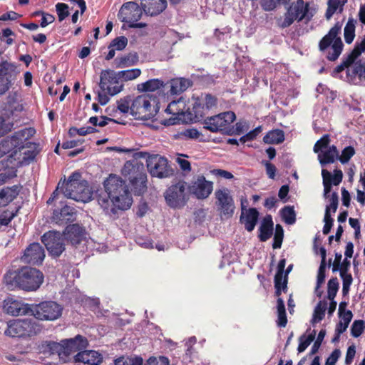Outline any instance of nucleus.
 <instances>
[{
  "label": "nucleus",
  "mask_w": 365,
  "mask_h": 365,
  "mask_svg": "<svg viewBox=\"0 0 365 365\" xmlns=\"http://www.w3.org/2000/svg\"><path fill=\"white\" fill-rule=\"evenodd\" d=\"M41 351L45 354L53 355L57 354L61 356L63 354V343L55 341H45L41 346Z\"/></svg>",
  "instance_id": "72a5a7b5"
},
{
  "label": "nucleus",
  "mask_w": 365,
  "mask_h": 365,
  "mask_svg": "<svg viewBox=\"0 0 365 365\" xmlns=\"http://www.w3.org/2000/svg\"><path fill=\"white\" fill-rule=\"evenodd\" d=\"M287 282L288 278L287 277H284L283 275H277L275 274L274 276V288H279L283 290L284 292H286L287 291Z\"/></svg>",
  "instance_id": "e2e57ef3"
},
{
  "label": "nucleus",
  "mask_w": 365,
  "mask_h": 365,
  "mask_svg": "<svg viewBox=\"0 0 365 365\" xmlns=\"http://www.w3.org/2000/svg\"><path fill=\"white\" fill-rule=\"evenodd\" d=\"M45 257L43 247L38 242H34L25 250L22 260L31 264H41Z\"/></svg>",
  "instance_id": "aec40b11"
},
{
  "label": "nucleus",
  "mask_w": 365,
  "mask_h": 365,
  "mask_svg": "<svg viewBox=\"0 0 365 365\" xmlns=\"http://www.w3.org/2000/svg\"><path fill=\"white\" fill-rule=\"evenodd\" d=\"M157 98L149 94L140 95L132 101L130 114L136 119L149 120L153 118L157 110Z\"/></svg>",
  "instance_id": "1a4fd4ad"
},
{
  "label": "nucleus",
  "mask_w": 365,
  "mask_h": 365,
  "mask_svg": "<svg viewBox=\"0 0 365 365\" xmlns=\"http://www.w3.org/2000/svg\"><path fill=\"white\" fill-rule=\"evenodd\" d=\"M339 317L341 318V320L336 324L335 331H338L339 333H344L346 330L350 322L352 319L353 314L351 311L347 310L344 313L343 316Z\"/></svg>",
  "instance_id": "37998d69"
},
{
  "label": "nucleus",
  "mask_w": 365,
  "mask_h": 365,
  "mask_svg": "<svg viewBox=\"0 0 365 365\" xmlns=\"http://www.w3.org/2000/svg\"><path fill=\"white\" fill-rule=\"evenodd\" d=\"M34 133V128H26L15 132L11 137L1 140L0 158L6 154H9V158H15L18 152H21L25 148H31L32 143L28 140Z\"/></svg>",
  "instance_id": "20e7f679"
},
{
  "label": "nucleus",
  "mask_w": 365,
  "mask_h": 365,
  "mask_svg": "<svg viewBox=\"0 0 365 365\" xmlns=\"http://www.w3.org/2000/svg\"><path fill=\"white\" fill-rule=\"evenodd\" d=\"M36 319L53 321L61 316L62 307L53 301L42 302L31 308Z\"/></svg>",
  "instance_id": "ddd939ff"
},
{
  "label": "nucleus",
  "mask_w": 365,
  "mask_h": 365,
  "mask_svg": "<svg viewBox=\"0 0 365 365\" xmlns=\"http://www.w3.org/2000/svg\"><path fill=\"white\" fill-rule=\"evenodd\" d=\"M139 61V57L137 53H129L119 58L117 67H129L135 65Z\"/></svg>",
  "instance_id": "e433bc0d"
},
{
  "label": "nucleus",
  "mask_w": 365,
  "mask_h": 365,
  "mask_svg": "<svg viewBox=\"0 0 365 365\" xmlns=\"http://www.w3.org/2000/svg\"><path fill=\"white\" fill-rule=\"evenodd\" d=\"M339 288V283L336 277L331 278L327 283V297L329 300L334 299Z\"/></svg>",
  "instance_id": "49530a36"
},
{
  "label": "nucleus",
  "mask_w": 365,
  "mask_h": 365,
  "mask_svg": "<svg viewBox=\"0 0 365 365\" xmlns=\"http://www.w3.org/2000/svg\"><path fill=\"white\" fill-rule=\"evenodd\" d=\"M316 335V331L314 330L312 334L306 336L305 334L302 335L299 339V344L297 350L299 353L303 352L309 346V344L314 341Z\"/></svg>",
  "instance_id": "de8ad7c7"
},
{
  "label": "nucleus",
  "mask_w": 365,
  "mask_h": 365,
  "mask_svg": "<svg viewBox=\"0 0 365 365\" xmlns=\"http://www.w3.org/2000/svg\"><path fill=\"white\" fill-rule=\"evenodd\" d=\"M14 103L9 100L4 108L3 115L0 116V136L7 134L14 128V122L10 120L14 111L17 110Z\"/></svg>",
  "instance_id": "4be33fe9"
},
{
  "label": "nucleus",
  "mask_w": 365,
  "mask_h": 365,
  "mask_svg": "<svg viewBox=\"0 0 365 365\" xmlns=\"http://www.w3.org/2000/svg\"><path fill=\"white\" fill-rule=\"evenodd\" d=\"M165 86L164 82L158 78L150 79L138 85V89L142 92H154Z\"/></svg>",
  "instance_id": "f704fd0d"
},
{
  "label": "nucleus",
  "mask_w": 365,
  "mask_h": 365,
  "mask_svg": "<svg viewBox=\"0 0 365 365\" xmlns=\"http://www.w3.org/2000/svg\"><path fill=\"white\" fill-rule=\"evenodd\" d=\"M324 222V225L322 232L324 235H328L330 232L334 223V220L331 216V213H329V207L325 209Z\"/></svg>",
  "instance_id": "13d9d810"
},
{
  "label": "nucleus",
  "mask_w": 365,
  "mask_h": 365,
  "mask_svg": "<svg viewBox=\"0 0 365 365\" xmlns=\"http://www.w3.org/2000/svg\"><path fill=\"white\" fill-rule=\"evenodd\" d=\"M284 238V230L281 225L277 224L275 226V232L274 235V242L272 243L273 249H279L282 247Z\"/></svg>",
  "instance_id": "09e8293b"
},
{
  "label": "nucleus",
  "mask_w": 365,
  "mask_h": 365,
  "mask_svg": "<svg viewBox=\"0 0 365 365\" xmlns=\"http://www.w3.org/2000/svg\"><path fill=\"white\" fill-rule=\"evenodd\" d=\"M4 312L11 316L24 315L31 311V308L27 304H24L20 301L12 298H7L4 301Z\"/></svg>",
  "instance_id": "5701e85b"
},
{
  "label": "nucleus",
  "mask_w": 365,
  "mask_h": 365,
  "mask_svg": "<svg viewBox=\"0 0 365 365\" xmlns=\"http://www.w3.org/2000/svg\"><path fill=\"white\" fill-rule=\"evenodd\" d=\"M206 108L200 102H195L192 108V115L195 121H200L205 119Z\"/></svg>",
  "instance_id": "a18cd8bd"
},
{
  "label": "nucleus",
  "mask_w": 365,
  "mask_h": 365,
  "mask_svg": "<svg viewBox=\"0 0 365 365\" xmlns=\"http://www.w3.org/2000/svg\"><path fill=\"white\" fill-rule=\"evenodd\" d=\"M143 10L135 1H128L122 5L118 16L122 22L128 24L129 28H145L147 26V24L137 22L142 17Z\"/></svg>",
  "instance_id": "9b49d317"
},
{
  "label": "nucleus",
  "mask_w": 365,
  "mask_h": 365,
  "mask_svg": "<svg viewBox=\"0 0 365 365\" xmlns=\"http://www.w3.org/2000/svg\"><path fill=\"white\" fill-rule=\"evenodd\" d=\"M63 346V354L69 356L70 354L79 352L85 349L88 346L86 338L77 335L75 338L62 341Z\"/></svg>",
  "instance_id": "b1692460"
},
{
  "label": "nucleus",
  "mask_w": 365,
  "mask_h": 365,
  "mask_svg": "<svg viewBox=\"0 0 365 365\" xmlns=\"http://www.w3.org/2000/svg\"><path fill=\"white\" fill-rule=\"evenodd\" d=\"M105 191L109 195L114 206L125 210L130 207L133 198L125 181L114 174H110L103 183Z\"/></svg>",
  "instance_id": "7ed1b4c3"
},
{
  "label": "nucleus",
  "mask_w": 365,
  "mask_h": 365,
  "mask_svg": "<svg viewBox=\"0 0 365 365\" xmlns=\"http://www.w3.org/2000/svg\"><path fill=\"white\" fill-rule=\"evenodd\" d=\"M284 140V133L280 129L269 131L263 138V141L267 144H279Z\"/></svg>",
  "instance_id": "c9c22d12"
},
{
  "label": "nucleus",
  "mask_w": 365,
  "mask_h": 365,
  "mask_svg": "<svg viewBox=\"0 0 365 365\" xmlns=\"http://www.w3.org/2000/svg\"><path fill=\"white\" fill-rule=\"evenodd\" d=\"M215 195L220 215L227 218L232 217L235 206L230 191L227 188L219 189L215 191Z\"/></svg>",
  "instance_id": "a211bd4d"
},
{
  "label": "nucleus",
  "mask_w": 365,
  "mask_h": 365,
  "mask_svg": "<svg viewBox=\"0 0 365 365\" xmlns=\"http://www.w3.org/2000/svg\"><path fill=\"white\" fill-rule=\"evenodd\" d=\"M365 329V322L364 320H355L351 327V334L354 337H359L363 333Z\"/></svg>",
  "instance_id": "5fc2aeb1"
},
{
  "label": "nucleus",
  "mask_w": 365,
  "mask_h": 365,
  "mask_svg": "<svg viewBox=\"0 0 365 365\" xmlns=\"http://www.w3.org/2000/svg\"><path fill=\"white\" fill-rule=\"evenodd\" d=\"M355 153L356 151L353 146H346L342 150L341 154L339 157V160L342 164L347 163Z\"/></svg>",
  "instance_id": "603ef678"
},
{
  "label": "nucleus",
  "mask_w": 365,
  "mask_h": 365,
  "mask_svg": "<svg viewBox=\"0 0 365 365\" xmlns=\"http://www.w3.org/2000/svg\"><path fill=\"white\" fill-rule=\"evenodd\" d=\"M341 27L342 22H336L319 42V50L322 52H324L331 47L326 56L330 61H336L343 51L344 43L340 37Z\"/></svg>",
  "instance_id": "0eeeda50"
},
{
  "label": "nucleus",
  "mask_w": 365,
  "mask_h": 365,
  "mask_svg": "<svg viewBox=\"0 0 365 365\" xmlns=\"http://www.w3.org/2000/svg\"><path fill=\"white\" fill-rule=\"evenodd\" d=\"M185 189L186 182L182 180L170 186L165 192L167 204L173 208L183 207L187 200Z\"/></svg>",
  "instance_id": "f3484780"
},
{
  "label": "nucleus",
  "mask_w": 365,
  "mask_h": 365,
  "mask_svg": "<svg viewBox=\"0 0 365 365\" xmlns=\"http://www.w3.org/2000/svg\"><path fill=\"white\" fill-rule=\"evenodd\" d=\"M65 237L58 231L50 230L41 236V242L45 245L49 255L58 257L65 251Z\"/></svg>",
  "instance_id": "f8f14e48"
},
{
  "label": "nucleus",
  "mask_w": 365,
  "mask_h": 365,
  "mask_svg": "<svg viewBox=\"0 0 365 365\" xmlns=\"http://www.w3.org/2000/svg\"><path fill=\"white\" fill-rule=\"evenodd\" d=\"M330 143L329 135L328 134L324 135L319 140H318L314 146V152L317 153L323 148H327Z\"/></svg>",
  "instance_id": "052dcab7"
},
{
  "label": "nucleus",
  "mask_w": 365,
  "mask_h": 365,
  "mask_svg": "<svg viewBox=\"0 0 365 365\" xmlns=\"http://www.w3.org/2000/svg\"><path fill=\"white\" fill-rule=\"evenodd\" d=\"M76 212L73 207L65 205L61 210H55L52 220L59 225H63L76 220Z\"/></svg>",
  "instance_id": "393cba45"
},
{
  "label": "nucleus",
  "mask_w": 365,
  "mask_h": 365,
  "mask_svg": "<svg viewBox=\"0 0 365 365\" xmlns=\"http://www.w3.org/2000/svg\"><path fill=\"white\" fill-rule=\"evenodd\" d=\"M284 222L287 225H293L296 222V213L292 206H284L280 210Z\"/></svg>",
  "instance_id": "79ce46f5"
},
{
  "label": "nucleus",
  "mask_w": 365,
  "mask_h": 365,
  "mask_svg": "<svg viewBox=\"0 0 365 365\" xmlns=\"http://www.w3.org/2000/svg\"><path fill=\"white\" fill-rule=\"evenodd\" d=\"M128 44V38L125 36H121L115 38L110 43L109 48L111 47L115 48L118 51L123 50Z\"/></svg>",
  "instance_id": "bf43d9fd"
},
{
  "label": "nucleus",
  "mask_w": 365,
  "mask_h": 365,
  "mask_svg": "<svg viewBox=\"0 0 365 365\" xmlns=\"http://www.w3.org/2000/svg\"><path fill=\"white\" fill-rule=\"evenodd\" d=\"M204 103L206 110H210L212 107L217 105V98L212 96L211 94H205L203 98Z\"/></svg>",
  "instance_id": "338daca9"
},
{
  "label": "nucleus",
  "mask_w": 365,
  "mask_h": 365,
  "mask_svg": "<svg viewBox=\"0 0 365 365\" xmlns=\"http://www.w3.org/2000/svg\"><path fill=\"white\" fill-rule=\"evenodd\" d=\"M274 222L270 215H266L259 227L258 238L260 242L267 241L273 235Z\"/></svg>",
  "instance_id": "c756f323"
},
{
  "label": "nucleus",
  "mask_w": 365,
  "mask_h": 365,
  "mask_svg": "<svg viewBox=\"0 0 365 365\" xmlns=\"http://www.w3.org/2000/svg\"><path fill=\"white\" fill-rule=\"evenodd\" d=\"M187 189L197 199L204 200L207 198L212 193L213 182L207 180L203 175H200L193 178Z\"/></svg>",
  "instance_id": "6ab92c4d"
},
{
  "label": "nucleus",
  "mask_w": 365,
  "mask_h": 365,
  "mask_svg": "<svg viewBox=\"0 0 365 365\" xmlns=\"http://www.w3.org/2000/svg\"><path fill=\"white\" fill-rule=\"evenodd\" d=\"M60 192L64 197L77 202H87L92 198V192L88 182L82 179L78 172H73L67 180L64 178L63 181H59L56 190L47 200V204L50 205L56 200Z\"/></svg>",
  "instance_id": "f257e3e1"
},
{
  "label": "nucleus",
  "mask_w": 365,
  "mask_h": 365,
  "mask_svg": "<svg viewBox=\"0 0 365 365\" xmlns=\"http://www.w3.org/2000/svg\"><path fill=\"white\" fill-rule=\"evenodd\" d=\"M119 81H131L135 79L141 74V71L139 68H132L129 70L120 71L116 72Z\"/></svg>",
  "instance_id": "ea45409f"
},
{
  "label": "nucleus",
  "mask_w": 365,
  "mask_h": 365,
  "mask_svg": "<svg viewBox=\"0 0 365 365\" xmlns=\"http://www.w3.org/2000/svg\"><path fill=\"white\" fill-rule=\"evenodd\" d=\"M347 73L351 76H358L360 78L365 79V63L361 61L355 63L351 73H349V69H348Z\"/></svg>",
  "instance_id": "864d4df0"
},
{
  "label": "nucleus",
  "mask_w": 365,
  "mask_h": 365,
  "mask_svg": "<svg viewBox=\"0 0 365 365\" xmlns=\"http://www.w3.org/2000/svg\"><path fill=\"white\" fill-rule=\"evenodd\" d=\"M236 118L235 113L227 111L204 119V128L211 132L226 130Z\"/></svg>",
  "instance_id": "2eb2a0df"
},
{
  "label": "nucleus",
  "mask_w": 365,
  "mask_h": 365,
  "mask_svg": "<svg viewBox=\"0 0 365 365\" xmlns=\"http://www.w3.org/2000/svg\"><path fill=\"white\" fill-rule=\"evenodd\" d=\"M147 168L153 177L166 178L173 175V170L166 158L153 155L147 159Z\"/></svg>",
  "instance_id": "4468645a"
},
{
  "label": "nucleus",
  "mask_w": 365,
  "mask_h": 365,
  "mask_svg": "<svg viewBox=\"0 0 365 365\" xmlns=\"http://www.w3.org/2000/svg\"><path fill=\"white\" fill-rule=\"evenodd\" d=\"M43 273L36 268L28 266L17 269H10L4 274V279L6 286L26 292L37 290L43 282Z\"/></svg>",
  "instance_id": "f03ea898"
},
{
  "label": "nucleus",
  "mask_w": 365,
  "mask_h": 365,
  "mask_svg": "<svg viewBox=\"0 0 365 365\" xmlns=\"http://www.w3.org/2000/svg\"><path fill=\"white\" fill-rule=\"evenodd\" d=\"M184 108L185 105L182 101H173L168 104L165 111L168 114L178 116L184 114Z\"/></svg>",
  "instance_id": "a19ab883"
},
{
  "label": "nucleus",
  "mask_w": 365,
  "mask_h": 365,
  "mask_svg": "<svg viewBox=\"0 0 365 365\" xmlns=\"http://www.w3.org/2000/svg\"><path fill=\"white\" fill-rule=\"evenodd\" d=\"M121 173L129 180L131 191L135 195L141 196L146 192L148 180L143 164L126 161Z\"/></svg>",
  "instance_id": "39448f33"
},
{
  "label": "nucleus",
  "mask_w": 365,
  "mask_h": 365,
  "mask_svg": "<svg viewBox=\"0 0 365 365\" xmlns=\"http://www.w3.org/2000/svg\"><path fill=\"white\" fill-rule=\"evenodd\" d=\"M83 227L78 224L68 225L63 231L65 239L72 245L80 244L83 240Z\"/></svg>",
  "instance_id": "bb28decb"
},
{
  "label": "nucleus",
  "mask_w": 365,
  "mask_h": 365,
  "mask_svg": "<svg viewBox=\"0 0 365 365\" xmlns=\"http://www.w3.org/2000/svg\"><path fill=\"white\" fill-rule=\"evenodd\" d=\"M123 86L122 81H119L116 72L110 69L103 70L100 76L101 91L98 92V103L101 106L107 104L110 101L109 96L119 93Z\"/></svg>",
  "instance_id": "423d86ee"
},
{
  "label": "nucleus",
  "mask_w": 365,
  "mask_h": 365,
  "mask_svg": "<svg viewBox=\"0 0 365 365\" xmlns=\"http://www.w3.org/2000/svg\"><path fill=\"white\" fill-rule=\"evenodd\" d=\"M171 95H180L189 87L192 86V83L190 79L185 78H175L170 81Z\"/></svg>",
  "instance_id": "7c9ffc66"
},
{
  "label": "nucleus",
  "mask_w": 365,
  "mask_h": 365,
  "mask_svg": "<svg viewBox=\"0 0 365 365\" xmlns=\"http://www.w3.org/2000/svg\"><path fill=\"white\" fill-rule=\"evenodd\" d=\"M241 208L240 222L244 224L247 231L252 232L254 230L258 222L259 213L256 208L250 207L247 209L242 202Z\"/></svg>",
  "instance_id": "412c9836"
},
{
  "label": "nucleus",
  "mask_w": 365,
  "mask_h": 365,
  "mask_svg": "<svg viewBox=\"0 0 365 365\" xmlns=\"http://www.w3.org/2000/svg\"><path fill=\"white\" fill-rule=\"evenodd\" d=\"M326 335V330L325 329H321L320 331L318 334L317 338L316 341H314V344L312 346L311 351L309 354L313 355L318 352L319 349L321 346V344Z\"/></svg>",
  "instance_id": "680f3d73"
},
{
  "label": "nucleus",
  "mask_w": 365,
  "mask_h": 365,
  "mask_svg": "<svg viewBox=\"0 0 365 365\" xmlns=\"http://www.w3.org/2000/svg\"><path fill=\"white\" fill-rule=\"evenodd\" d=\"M327 308V303L326 301H319L314 310L313 317L311 321L312 324L322 321L325 316V312Z\"/></svg>",
  "instance_id": "58836bf2"
},
{
  "label": "nucleus",
  "mask_w": 365,
  "mask_h": 365,
  "mask_svg": "<svg viewBox=\"0 0 365 365\" xmlns=\"http://www.w3.org/2000/svg\"><path fill=\"white\" fill-rule=\"evenodd\" d=\"M103 361L101 354L93 350H82L74 356V362L88 365H99Z\"/></svg>",
  "instance_id": "a878e982"
},
{
  "label": "nucleus",
  "mask_w": 365,
  "mask_h": 365,
  "mask_svg": "<svg viewBox=\"0 0 365 365\" xmlns=\"http://www.w3.org/2000/svg\"><path fill=\"white\" fill-rule=\"evenodd\" d=\"M131 97L128 96L117 101V108L123 113H127L130 111V103H132Z\"/></svg>",
  "instance_id": "8fccbe9b"
},
{
  "label": "nucleus",
  "mask_w": 365,
  "mask_h": 365,
  "mask_svg": "<svg viewBox=\"0 0 365 365\" xmlns=\"http://www.w3.org/2000/svg\"><path fill=\"white\" fill-rule=\"evenodd\" d=\"M347 0H328L327 9L325 13L326 19H331L333 15L336 12L341 13L344 6Z\"/></svg>",
  "instance_id": "473e14b6"
},
{
  "label": "nucleus",
  "mask_w": 365,
  "mask_h": 365,
  "mask_svg": "<svg viewBox=\"0 0 365 365\" xmlns=\"http://www.w3.org/2000/svg\"><path fill=\"white\" fill-rule=\"evenodd\" d=\"M309 11V4L304 0H297L292 2L287 8L283 17L277 20L279 27L285 29L290 26L294 21H302Z\"/></svg>",
  "instance_id": "9d476101"
},
{
  "label": "nucleus",
  "mask_w": 365,
  "mask_h": 365,
  "mask_svg": "<svg viewBox=\"0 0 365 365\" xmlns=\"http://www.w3.org/2000/svg\"><path fill=\"white\" fill-rule=\"evenodd\" d=\"M97 201L106 215H112L116 213V209L118 208L114 206L113 202L106 191L97 195Z\"/></svg>",
  "instance_id": "2f4dec72"
},
{
  "label": "nucleus",
  "mask_w": 365,
  "mask_h": 365,
  "mask_svg": "<svg viewBox=\"0 0 365 365\" xmlns=\"http://www.w3.org/2000/svg\"><path fill=\"white\" fill-rule=\"evenodd\" d=\"M41 324L33 319H13L7 323L4 334L11 337L30 338L40 334Z\"/></svg>",
  "instance_id": "6e6552de"
},
{
  "label": "nucleus",
  "mask_w": 365,
  "mask_h": 365,
  "mask_svg": "<svg viewBox=\"0 0 365 365\" xmlns=\"http://www.w3.org/2000/svg\"><path fill=\"white\" fill-rule=\"evenodd\" d=\"M22 186L14 185L11 187H4L0 190V207L8 205L19 195Z\"/></svg>",
  "instance_id": "c85d7f7f"
},
{
  "label": "nucleus",
  "mask_w": 365,
  "mask_h": 365,
  "mask_svg": "<svg viewBox=\"0 0 365 365\" xmlns=\"http://www.w3.org/2000/svg\"><path fill=\"white\" fill-rule=\"evenodd\" d=\"M355 23L356 21L350 18L344 27V36L347 44H351L355 38Z\"/></svg>",
  "instance_id": "4c0bfd02"
},
{
  "label": "nucleus",
  "mask_w": 365,
  "mask_h": 365,
  "mask_svg": "<svg viewBox=\"0 0 365 365\" xmlns=\"http://www.w3.org/2000/svg\"><path fill=\"white\" fill-rule=\"evenodd\" d=\"M322 175L323 178L324 196L327 197V195L331 192L332 185L330 180L331 173L327 170L323 169L322 170Z\"/></svg>",
  "instance_id": "3c124183"
},
{
  "label": "nucleus",
  "mask_w": 365,
  "mask_h": 365,
  "mask_svg": "<svg viewBox=\"0 0 365 365\" xmlns=\"http://www.w3.org/2000/svg\"><path fill=\"white\" fill-rule=\"evenodd\" d=\"M68 9V6L65 3H57L56 4V10L60 22L69 16Z\"/></svg>",
  "instance_id": "6e6d98bb"
},
{
  "label": "nucleus",
  "mask_w": 365,
  "mask_h": 365,
  "mask_svg": "<svg viewBox=\"0 0 365 365\" xmlns=\"http://www.w3.org/2000/svg\"><path fill=\"white\" fill-rule=\"evenodd\" d=\"M318 158L320 164L322 165H325L327 164L333 163L337 158L330 153V151L327 150L326 151L319 153L318 155Z\"/></svg>",
  "instance_id": "4d7b16f0"
},
{
  "label": "nucleus",
  "mask_w": 365,
  "mask_h": 365,
  "mask_svg": "<svg viewBox=\"0 0 365 365\" xmlns=\"http://www.w3.org/2000/svg\"><path fill=\"white\" fill-rule=\"evenodd\" d=\"M19 72L14 63L0 62V96L6 94L16 80Z\"/></svg>",
  "instance_id": "dca6fc26"
},
{
  "label": "nucleus",
  "mask_w": 365,
  "mask_h": 365,
  "mask_svg": "<svg viewBox=\"0 0 365 365\" xmlns=\"http://www.w3.org/2000/svg\"><path fill=\"white\" fill-rule=\"evenodd\" d=\"M141 6L146 14L156 16L166 9L167 1L166 0H141Z\"/></svg>",
  "instance_id": "cd10ccee"
},
{
  "label": "nucleus",
  "mask_w": 365,
  "mask_h": 365,
  "mask_svg": "<svg viewBox=\"0 0 365 365\" xmlns=\"http://www.w3.org/2000/svg\"><path fill=\"white\" fill-rule=\"evenodd\" d=\"M329 202H330L329 205H327L326 208H327V207L329 208V213H331V210H332L333 213H335L337 210L338 205H339V196L336 192H334L331 195L330 198H329Z\"/></svg>",
  "instance_id": "69168bd1"
},
{
  "label": "nucleus",
  "mask_w": 365,
  "mask_h": 365,
  "mask_svg": "<svg viewBox=\"0 0 365 365\" xmlns=\"http://www.w3.org/2000/svg\"><path fill=\"white\" fill-rule=\"evenodd\" d=\"M145 365H170V361L168 358L164 356H152L148 359Z\"/></svg>",
  "instance_id": "0e129e2a"
},
{
  "label": "nucleus",
  "mask_w": 365,
  "mask_h": 365,
  "mask_svg": "<svg viewBox=\"0 0 365 365\" xmlns=\"http://www.w3.org/2000/svg\"><path fill=\"white\" fill-rule=\"evenodd\" d=\"M341 355V351L339 349H334L330 356L327 359L325 365H335L338 359Z\"/></svg>",
  "instance_id": "774afa93"
},
{
  "label": "nucleus",
  "mask_w": 365,
  "mask_h": 365,
  "mask_svg": "<svg viewBox=\"0 0 365 365\" xmlns=\"http://www.w3.org/2000/svg\"><path fill=\"white\" fill-rule=\"evenodd\" d=\"M289 0H260V6L265 11L274 10L279 5H287Z\"/></svg>",
  "instance_id": "c03bdc74"
}]
</instances>
